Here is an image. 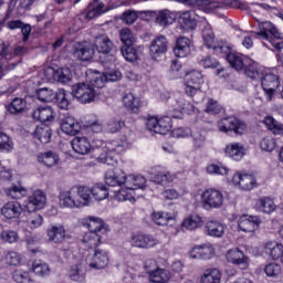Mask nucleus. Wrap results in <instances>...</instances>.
Here are the masks:
<instances>
[{"label":"nucleus","mask_w":283,"mask_h":283,"mask_svg":"<svg viewBox=\"0 0 283 283\" xmlns=\"http://www.w3.org/2000/svg\"><path fill=\"white\" fill-rule=\"evenodd\" d=\"M147 179L140 175H126L124 187L115 191L112 196L117 202H136V189H145Z\"/></svg>","instance_id":"obj_1"},{"label":"nucleus","mask_w":283,"mask_h":283,"mask_svg":"<svg viewBox=\"0 0 283 283\" xmlns=\"http://www.w3.org/2000/svg\"><path fill=\"white\" fill-rule=\"evenodd\" d=\"M57 198L61 209H83V207H87V192L83 189V186L60 190Z\"/></svg>","instance_id":"obj_2"},{"label":"nucleus","mask_w":283,"mask_h":283,"mask_svg":"<svg viewBox=\"0 0 283 283\" xmlns=\"http://www.w3.org/2000/svg\"><path fill=\"white\" fill-rule=\"evenodd\" d=\"M95 147L103 148L104 153L99 155L97 158L98 163L103 165H108L111 167H116L118 165V158H116L115 154H123L126 149L129 148V142H108L105 143L103 140H96Z\"/></svg>","instance_id":"obj_3"},{"label":"nucleus","mask_w":283,"mask_h":283,"mask_svg":"<svg viewBox=\"0 0 283 283\" xmlns=\"http://www.w3.org/2000/svg\"><path fill=\"white\" fill-rule=\"evenodd\" d=\"M87 81L90 82H80L72 86V97L75 98L82 105H87L90 103H94L96 101V96L98 93L96 92V83H94V78H90L86 75Z\"/></svg>","instance_id":"obj_4"},{"label":"nucleus","mask_w":283,"mask_h":283,"mask_svg":"<svg viewBox=\"0 0 283 283\" xmlns=\"http://www.w3.org/2000/svg\"><path fill=\"white\" fill-rule=\"evenodd\" d=\"M200 205L205 211L222 209L224 207V193L218 188H206L200 192Z\"/></svg>","instance_id":"obj_5"},{"label":"nucleus","mask_w":283,"mask_h":283,"mask_svg":"<svg viewBox=\"0 0 283 283\" xmlns=\"http://www.w3.org/2000/svg\"><path fill=\"white\" fill-rule=\"evenodd\" d=\"M87 258V252H83V248L78 249L73 253L72 264L67 269V277L72 282H85V272L83 268L85 266Z\"/></svg>","instance_id":"obj_6"},{"label":"nucleus","mask_w":283,"mask_h":283,"mask_svg":"<svg viewBox=\"0 0 283 283\" xmlns=\"http://www.w3.org/2000/svg\"><path fill=\"white\" fill-rule=\"evenodd\" d=\"M83 253H87L85 262L86 266L92 271H103V269H107L109 266V261L112 260L109 250L95 249L94 253L91 254L90 250L83 249Z\"/></svg>","instance_id":"obj_7"},{"label":"nucleus","mask_w":283,"mask_h":283,"mask_svg":"<svg viewBox=\"0 0 283 283\" xmlns=\"http://www.w3.org/2000/svg\"><path fill=\"white\" fill-rule=\"evenodd\" d=\"M14 59H17V49L3 42L0 51V81L19 65V60Z\"/></svg>","instance_id":"obj_8"},{"label":"nucleus","mask_w":283,"mask_h":283,"mask_svg":"<svg viewBox=\"0 0 283 283\" xmlns=\"http://www.w3.org/2000/svg\"><path fill=\"white\" fill-rule=\"evenodd\" d=\"M256 39H261V41H268L270 45L275 48V50H283V40L282 33L277 31L275 25L270 21L263 22L260 25V31L255 34Z\"/></svg>","instance_id":"obj_9"},{"label":"nucleus","mask_w":283,"mask_h":283,"mask_svg":"<svg viewBox=\"0 0 283 283\" xmlns=\"http://www.w3.org/2000/svg\"><path fill=\"white\" fill-rule=\"evenodd\" d=\"M230 184L234 186L235 189H239V191H253V189H258V187H260L255 174L244 170H237L232 175Z\"/></svg>","instance_id":"obj_10"},{"label":"nucleus","mask_w":283,"mask_h":283,"mask_svg":"<svg viewBox=\"0 0 283 283\" xmlns=\"http://www.w3.org/2000/svg\"><path fill=\"white\" fill-rule=\"evenodd\" d=\"M27 213H36L48 206V195L42 189L33 190L23 201Z\"/></svg>","instance_id":"obj_11"},{"label":"nucleus","mask_w":283,"mask_h":283,"mask_svg":"<svg viewBox=\"0 0 283 283\" xmlns=\"http://www.w3.org/2000/svg\"><path fill=\"white\" fill-rule=\"evenodd\" d=\"M146 127L148 132L165 136V134L171 132L174 123L171 122V116H150L146 120Z\"/></svg>","instance_id":"obj_12"},{"label":"nucleus","mask_w":283,"mask_h":283,"mask_svg":"<svg viewBox=\"0 0 283 283\" xmlns=\"http://www.w3.org/2000/svg\"><path fill=\"white\" fill-rule=\"evenodd\" d=\"M82 189L86 191V207H90L95 200V202H103L109 198V189L103 182H97L92 187L82 186Z\"/></svg>","instance_id":"obj_13"},{"label":"nucleus","mask_w":283,"mask_h":283,"mask_svg":"<svg viewBox=\"0 0 283 283\" xmlns=\"http://www.w3.org/2000/svg\"><path fill=\"white\" fill-rule=\"evenodd\" d=\"M86 76L91 80L94 78V83L96 87H103L105 83H115L116 81H120L123 78V73L118 70L108 69L102 74L98 71H88Z\"/></svg>","instance_id":"obj_14"},{"label":"nucleus","mask_w":283,"mask_h":283,"mask_svg":"<svg viewBox=\"0 0 283 283\" xmlns=\"http://www.w3.org/2000/svg\"><path fill=\"white\" fill-rule=\"evenodd\" d=\"M261 85L266 94L268 101H272L275 94V90L280 87V78L275 75V71L265 69L261 78Z\"/></svg>","instance_id":"obj_15"},{"label":"nucleus","mask_w":283,"mask_h":283,"mask_svg":"<svg viewBox=\"0 0 283 283\" xmlns=\"http://www.w3.org/2000/svg\"><path fill=\"white\" fill-rule=\"evenodd\" d=\"M205 83L202 73L200 71H190L185 75L186 94L188 96H196V94H201L200 85Z\"/></svg>","instance_id":"obj_16"},{"label":"nucleus","mask_w":283,"mask_h":283,"mask_svg":"<svg viewBox=\"0 0 283 283\" xmlns=\"http://www.w3.org/2000/svg\"><path fill=\"white\" fill-rule=\"evenodd\" d=\"M129 244L130 247H134L135 249H154L155 247H158L159 241L158 239L153 234H146L143 232L133 233L129 238Z\"/></svg>","instance_id":"obj_17"},{"label":"nucleus","mask_w":283,"mask_h":283,"mask_svg":"<svg viewBox=\"0 0 283 283\" xmlns=\"http://www.w3.org/2000/svg\"><path fill=\"white\" fill-rule=\"evenodd\" d=\"M218 129L223 134L234 132V134L242 136L247 132V124L235 117H227L218 122Z\"/></svg>","instance_id":"obj_18"},{"label":"nucleus","mask_w":283,"mask_h":283,"mask_svg":"<svg viewBox=\"0 0 283 283\" xmlns=\"http://www.w3.org/2000/svg\"><path fill=\"white\" fill-rule=\"evenodd\" d=\"M0 212L6 220H19V218H23L27 210L25 206L19 201H8L2 206Z\"/></svg>","instance_id":"obj_19"},{"label":"nucleus","mask_w":283,"mask_h":283,"mask_svg":"<svg viewBox=\"0 0 283 283\" xmlns=\"http://www.w3.org/2000/svg\"><path fill=\"white\" fill-rule=\"evenodd\" d=\"M262 224V218L259 216L242 214L238 219V229L243 233H255Z\"/></svg>","instance_id":"obj_20"},{"label":"nucleus","mask_w":283,"mask_h":283,"mask_svg":"<svg viewBox=\"0 0 283 283\" xmlns=\"http://www.w3.org/2000/svg\"><path fill=\"white\" fill-rule=\"evenodd\" d=\"M191 7L197 10H201L206 14H211V12H216L218 8H224V6H229L231 0H190Z\"/></svg>","instance_id":"obj_21"},{"label":"nucleus","mask_w":283,"mask_h":283,"mask_svg":"<svg viewBox=\"0 0 283 283\" xmlns=\"http://www.w3.org/2000/svg\"><path fill=\"white\" fill-rule=\"evenodd\" d=\"M226 260L229 264H234V266H242L243 270L249 269L251 260L244 254L239 248H232L226 252Z\"/></svg>","instance_id":"obj_22"},{"label":"nucleus","mask_w":283,"mask_h":283,"mask_svg":"<svg viewBox=\"0 0 283 283\" xmlns=\"http://www.w3.org/2000/svg\"><path fill=\"white\" fill-rule=\"evenodd\" d=\"M146 14L148 17H154L156 24L161 28H167V25H171L176 23L178 19V13L170 10H161V11H147Z\"/></svg>","instance_id":"obj_23"},{"label":"nucleus","mask_w":283,"mask_h":283,"mask_svg":"<svg viewBox=\"0 0 283 283\" xmlns=\"http://www.w3.org/2000/svg\"><path fill=\"white\" fill-rule=\"evenodd\" d=\"M169 48V41L165 38V35H159L155 38L149 48V54L154 61H159L167 54V50Z\"/></svg>","instance_id":"obj_24"},{"label":"nucleus","mask_w":283,"mask_h":283,"mask_svg":"<svg viewBox=\"0 0 283 283\" xmlns=\"http://www.w3.org/2000/svg\"><path fill=\"white\" fill-rule=\"evenodd\" d=\"M82 224L88 228L92 233H98L102 237L109 233V227H107L105 221L98 217H86L83 219Z\"/></svg>","instance_id":"obj_25"},{"label":"nucleus","mask_w":283,"mask_h":283,"mask_svg":"<svg viewBox=\"0 0 283 283\" xmlns=\"http://www.w3.org/2000/svg\"><path fill=\"white\" fill-rule=\"evenodd\" d=\"M34 120H39L40 123L52 124L56 119V109L52 106H39L35 111H33Z\"/></svg>","instance_id":"obj_26"},{"label":"nucleus","mask_w":283,"mask_h":283,"mask_svg":"<svg viewBox=\"0 0 283 283\" xmlns=\"http://www.w3.org/2000/svg\"><path fill=\"white\" fill-rule=\"evenodd\" d=\"M66 233L67 230H65V227L61 223L51 224L46 229V238L49 239V242H53V244H62Z\"/></svg>","instance_id":"obj_27"},{"label":"nucleus","mask_w":283,"mask_h":283,"mask_svg":"<svg viewBox=\"0 0 283 283\" xmlns=\"http://www.w3.org/2000/svg\"><path fill=\"white\" fill-rule=\"evenodd\" d=\"M36 160L48 169H52V167H59V165H61V157L59 156V153L54 150L38 154Z\"/></svg>","instance_id":"obj_28"},{"label":"nucleus","mask_w":283,"mask_h":283,"mask_svg":"<svg viewBox=\"0 0 283 283\" xmlns=\"http://www.w3.org/2000/svg\"><path fill=\"white\" fill-rule=\"evenodd\" d=\"M127 174L118 169H108L105 172V182L108 187H125Z\"/></svg>","instance_id":"obj_29"},{"label":"nucleus","mask_w":283,"mask_h":283,"mask_svg":"<svg viewBox=\"0 0 283 283\" xmlns=\"http://www.w3.org/2000/svg\"><path fill=\"white\" fill-rule=\"evenodd\" d=\"M203 43L209 50H214L216 54H227L229 52V46L223 42H216L213 32H203Z\"/></svg>","instance_id":"obj_30"},{"label":"nucleus","mask_w":283,"mask_h":283,"mask_svg":"<svg viewBox=\"0 0 283 283\" xmlns=\"http://www.w3.org/2000/svg\"><path fill=\"white\" fill-rule=\"evenodd\" d=\"M263 253L269 258V260L277 262V260H281L283 255V244L279 241H268L263 247Z\"/></svg>","instance_id":"obj_31"},{"label":"nucleus","mask_w":283,"mask_h":283,"mask_svg":"<svg viewBox=\"0 0 283 283\" xmlns=\"http://www.w3.org/2000/svg\"><path fill=\"white\" fill-rule=\"evenodd\" d=\"M205 231L210 238H224L227 224L218 220H208L205 226Z\"/></svg>","instance_id":"obj_32"},{"label":"nucleus","mask_w":283,"mask_h":283,"mask_svg":"<svg viewBox=\"0 0 283 283\" xmlns=\"http://www.w3.org/2000/svg\"><path fill=\"white\" fill-rule=\"evenodd\" d=\"M224 154L231 160H242L247 156V147L242 143H230L226 146Z\"/></svg>","instance_id":"obj_33"},{"label":"nucleus","mask_w":283,"mask_h":283,"mask_svg":"<svg viewBox=\"0 0 283 283\" xmlns=\"http://www.w3.org/2000/svg\"><path fill=\"white\" fill-rule=\"evenodd\" d=\"M177 19L184 30H196L198 27L195 11H179L177 12Z\"/></svg>","instance_id":"obj_34"},{"label":"nucleus","mask_w":283,"mask_h":283,"mask_svg":"<svg viewBox=\"0 0 283 283\" xmlns=\"http://www.w3.org/2000/svg\"><path fill=\"white\" fill-rule=\"evenodd\" d=\"M94 54H96L94 45L87 42L75 44L74 56L80 59V61H92V59H94Z\"/></svg>","instance_id":"obj_35"},{"label":"nucleus","mask_w":283,"mask_h":283,"mask_svg":"<svg viewBox=\"0 0 283 283\" xmlns=\"http://www.w3.org/2000/svg\"><path fill=\"white\" fill-rule=\"evenodd\" d=\"M192 45H193V42H191L189 38L187 36L178 38L174 49L175 56H178L179 59H185L186 56H189V54H191Z\"/></svg>","instance_id":"obj_36"},{"label":"nucleus","mask_w":283,"mask_h":283,"mask_svg":"<svg viewBox=\"0 0 283 283\" xmlns=\"http://www.w3.org/2000/svg\"><path fill=\"white\" fill-rule=\"evenodd\" d=\"M61 132L66 136H76L81 132V124L72 116L64 117L60 124Z\"/></svg>","instance_id":"obj_37"},{"label":"nucleus","mask_w":283,"mask_h":283,"mask_svg":"<svg viewBox=\"0 0 283 283\" xmlns=\"http://www.w3.org/2000/svg\"><path fill=\"white\" fill-rule=\"evenodd\" d=\"M4 193L10 200H23L28 196V188L21 182L12 184L4 189Z\"/></svg>","instance_id":"obj_38"},{"label":"nucleus","mask_w":283,"mask_h":283,"mask_svg":"<svg viewBox=\"0 0 283 283\" xmlns=\"http://www.w3.org/2000/svg\"><path fill=\"white\" fill-rule=\"evenodd\" d=\"M104 237L96 232H86L82 238V247L80 249H84V251H92V249H96V247L101 245V242Z\"/></svg>","instance_id":"obj_39"},{"label":"nucleus","mask_w":283,"mask_h":283,"mask_svg":"<svg viewBox=\"0 0 283 283\" xmlns=\"http://www.w3.org/2000/svg\"><path fill=\"white\" fill-rule=\"evenodd\" d=\"M227 61L233 70H237V72H241V70H244V65H247V63H251V59L249 56L238 52L229 53L227 55Z\"/></svg>","instance_id":"obj_40"},{"label":"nucleus","mask_w":283,"mask_h":283,"mask_svg":"<svg viewBox=\"0 0 283 283\" xmlns=\"http://www.w3.org/2000/svg\"><path fill=\"white\" fill-rule=\"evenodd\" d=\"M243 70H244V74L249 78H252L254 81H260V78L264 76V72L266 69L264 66H260L258 62L251 60V62L245 63V65L243 66Z\"/></svg>","instance_id":"obj_41"},{"label":"nucleus","mask_w":283,"mask_h":283,"mask_svg":"<svg viewBox=\"0 0 283 283\" xmlns=\"http://www.w3.org/2000/svg\"><path fill=\"white\" fill-rule=\"evenodd\" d=\"M72 149L80 156H87L92 151V144L86 137H75L72 142Z\"/></svg>","instance_id":"obj_42"},{"label":"nucleus","mask_w":283,"mask_h":283,"mask_svg":"<svg viewBox=\"0 0 283 283\" xmlns=\"http://www.w3.org/2000/svg\"><path fill=\"white\" fill-rule=\"evenodd\" d=\"M171 277V272L163 268H157L148 273V279L151 283H169Z\"/></svg>","instance_id":"obj_43"},{"label":"nucleus","mask_w":283,"mask_h":283,"mask_svg":"<svg viewBox=\"0 0 283 283\" xmlns=\"http://www.w3.org/2000/svg\"><path fill=\"white\" fill-rule=\"evenodd\" d=\"M205 221L199 214L192 213L187 216L181 222V229L184 231H196L203 227Z\"/></svg>","instance_id":"obj_44"},{"label":"nucleus","mask_w":283,"mask_h":283,"mask_svg":"<svg viewBox=\"0 0 283 283\" xmlns=\"http://www.w3.org/2000/svg\"><path fill=\"white\" fill-rule=\"evenodd\" d=\"M94 48L99 54H109L112 48H114V43L107 34H99L94 40Z\"/></svg>","instance_id":"obj_45"},{"label":"nucleus","mask_w":283,"mask_h":283,"mask_svg":"<svg viewBox=\"0 0 283 283\" xmlns=\"http://www.w3.org/2000/svg\"><path fill=\"white\" fill-rule=\"evenodd\" d=\"M109 9H105V3L101 0H93L87 8L86 19L92 21V19H96V17H101V14H105Z\"/></svg>","instance_id":"obj_46"},{"label":"nucleus","mask_w":283,"mask_h":283,"mask_svg":"<svg viewBox=\"0 0 283 283\" xmlns=\"http://www.w3.org/2000/svg\"><path fill=\"white\" fill-rule=\"evenodd\" d=\"M151 181L155 182L156 185H170L174 180H176V175L163 170V168H158L155 174L150 177Z\"/></svg>","instance_id":"obj_47"},{"label":"nucleus","mask_w":283,"mask_h":283,"mask_svg":"<svg viewBox=\"0 0 283 283\" xmlns=\"http://www.w3.org/2000/svg\"><path fill=\"white\" fill-rule=\"evenodd\" d=\"M222 272L216 268H208L200 276V283H221Z\"/></svg>","instance_id":"obj_48"},{"label":"nucleus","mask_w":283,"mask_h":283,"mask_svg":"<svg viewBox=\"0 0 283 283\" xmlns=\"http://www.w3.org/2000/svg\"><path fill=\"white\" fill-rule=\"evenodd\" d=\"M150 218L151 222L158 227H166V224H169V222H176V216L171 214L170 212H153Z\"/></svg>","instance_id":"obj_49"},{"label":"nucleus","mask_w":283,"mask_h":283,"mask_svg":"<svg viewBox=\"0 0 283 283\" xmlns=\"http://www.w3.org/2000/svg\"><path fill=\"white\" fill-rule=\"evenodd\" d=\"M255 208L261 213H273L277 209V206L271 197H261L256 200Z\"/></svg>","instance_id":"obj_50"},{"label":"nucleus","mask_w":283,"mask_h":283,"mask_svg":"<svg viewBox=\"0 0 283 283\" xmlns=\"http://www.w3.org/2000/svg\"><path fill=\"white\" fill-rule=\"evenodd\" d=\"M54 99L60 109H70V106L72 105V95L63 88L55 92Z\"/></svg>","instance_id":"obj_51"},{"label":"nucleus","mask_w":283,"mask_h":283,"mask_svg":"<svg viewBox=\"0 0 283 283\" xmlns=\"http://www.w3.org/2000/svg\"><path fill=\"white\" fill-rule=\"evenodd\" d=\"M1 262L7 264V266H21V262H23V256L21 253L11 250L6 252L1 258Z\"/></svg>","instance_id":"obj_52"},{"label":"nucleus","mask_w":283,"mask_h":283,"mask_svg":"<svg viewBox=\"0 0 283 283\" xmlns=\"http://www.w3.org/2000/svg\"><path fill=\"white\" fill-rule=\"evenodd\" d=\"M262 123L266 127V129H269V132H272V134H274V136H283V124L274 119L273 116H265Z\"/></svg>","instance_id":"obj_53"},{"label":"nucleus","mask_w":283,"mask_h":283,"mask_svg":"<svg viewBox=\"0 0 283 283\" xmlns=\"http://www.w3.org/2000/svg\"><path fill=\"white\" fill-rule=\"evenodd\" d=\"M206 172L209 176H223L227 177L229 174H231V169L227 167V165L222 163H217V164H209L206 167Z\"/></svg>","instance_id":"obj_54"},{"label":"nucleus","mask_w":283,"mask_h":283,"mask_svg":"<svg viewBox=\"0 0 283 283\" xmlns=\"http://www.w3.org/2000/svg\"><path fill=\"white\" fill-rule=\"evenodd\" d=\"M33 136L36 140H40V143L48 145V143L52 140V128L45 125L36 126Z\"/></svg>","instance_id":"obj_55"},{"label":"nucleus","mask_w":283,"mask_h":283,"mask_svg":"<svg viewBox=\"0 0 283 283\" xmlns=\"http://www.w3.org/2000/svg\"><path fill=\"white\" fill-rule=\"evenodd\" d=\"M123 105L126 107V109H129L136 114V112L140 109V98L135 96L134 93H126L123 96Z\"/></svg>","instance_id":"obj_56"},{"label":"nucleus","mask_w":283,"mask_h":283,"mask_svg":"<svg viewBox=\"0 0 283 283\" xmlns=\"http://www.w3.org/2000/svg\"><path fill=\"white\" fill-rule=\"evenodd\" d=\"M55 94L56 92H54V90L50 87H42L36 90L35 97L41 103H52V101H54L55 98Z\"/></svg>","instance_id":"obj_57"},{"label":"nucleus","mask_w":283,"mask_h":283,"mask_svg":"<svg viewBox=\"0 0 283 283\" xmlns=\"http://www.w3.org/2000/svg\"><path fill=\"white\" fill-rule=\"evenodd\" d=\"M187 193H189L187 187H181L179 190L169 188L164 190L163 198H165V200H179V198H182V196H187Z\"/></svg>","instance_id":"obj_58"},{"label":"nucleus","mask_w":283,"mask_h":283,"mask_svg":"<svg viewBox=\"0 0 283 283\" xmlns=\"http://www.w3.org/2000/svg\"><path fill=\"white\" fill-rule=\"evenodd\" d=\"M123 127H125L123 119L113 117L106 123L105 129L108 134H118Z\"/></svg>","instance_id":"obj_59"},{"label":"nucleus","mask_w":283,"mask_h":283,"mask_svg":"<svg viewBox=\"0 0 283 283\" xmlns=\"http://www.w3.org/2000/svg\"><path fill=\"white\" fill-rule=\"evenodd\" d=\"M55 81L57 83H62L63 85H67L70 81H72V70L70 67H61L56 70Z\"/></svg>","instance_id":"obj_60"},{"label":"nucleus","mask_w":283,"mask_h":283,"mask_svg":"<svg viewBox=\"0 0 283 283\" xmlns=\"http://www.w3.org/2000/svg\"><path fill=\"white\" fill-rule=\"evenodd\" d=\"M264 273L268 277H273L277 280V277L282 275V265L275 262L269 263L264 268Z\"/></svg>","instance_id":"obj_61"},{"label":"nucleus","mask_w":283,"mask_h":283,"mask_svg":"<svg viewBox=\"0 0 283 283\" xmlns=\"http://www.w3.org/2000/svg\"><path fill=\"white\" fill-rule=\"evenodd\" d=\"M119 39L124 46L134 45V43H136V35L127 28L119 31Z\"/></svg>","instance_id":"obj_62"},{"label":"nucleus","mask_w":283,"mask_h":283,"mask_svg":"<svg viewBox=\"0 0 283 283\" xmlns=\"http://www.w3.org/2000/svg\"><path fill=\"white\" fill-rule=\"evenodd\" d=\"M32 271L35 275L45 277V275H50V265L43 261H35L32 264Z\"/></svg>","instance_id":"obj_63"},{"label":"nucleus","mask_w":283,"mask_h":283,"mask_svg":"<svg viewBox=\"0 0 283 283\" xmlns=\"http://www.w3.org/2000/svg\"><path fill=\"white\" fill-rule=\"evenodd\" d=\"M12 279L14 280V282L18 283H33L34 281L32 280V276L30 275V272L25 271V270H15L13 272Z\"/></svg>","instance_id":"obj_64"}]
</instances>
